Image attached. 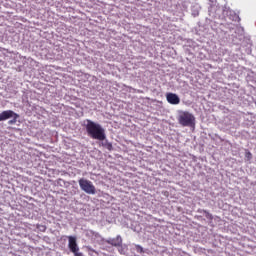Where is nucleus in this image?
<instances>
[{
	"label": "nucleus",
	"instance_id": "0eeeda50",
	"mask_svg": "<svg viewBox=\"0 0 256 256\" xmlns=\"http://www.w3.org/2000/svg\"><path fill=\"white\" fill-rule=\"evenodd\" d=\"M11 117H19V114L15 113L13 110H5L0 113V121H7V119H11Z\"/></svg>",
	"mask_w": 256,
	"mask_h": 256
},
{
	"label": "nucleus",
	"instance_id": "1a4fd4ad",
	"mask_svg": "<svg viewBox=\"0 0 256 256\" xmlns=\"http://www.w3.org/2000/svg\"><path fill=\"white\" fill-rule=\"evenodd\" d=\"M12 117H13V119L8 122L9 125H15V123H17V119L19 118V117H15V116H12Z\"/></svg>",
	"mask_w": 256,
	"mask_h": 256
},
{
	"label": "nucleus",
	"instance_id": "9d476101",
	"mask_svg": "<svg viewBox=\"0 0 256 256\" xmlns=\"http://www.w3.org/2000/svg\"><path fill=\"white\" fill-rule=\"evenodd\" d=\"M105 147H106V149H108V151H113V144L108 142L105 144Z\"/></svg>",
	"mask_w": 256,
	"mask_h": 256
},
{
	"label": "nucleus",
	"instance_id": "39448f33",
	"mask_svg": "<svg viewBox=\"0 0 256 256\" xmlns=\"http://www.w3.org/2000/svg\"><path fill=\"white\" fill-rule=\"evenodd\" d=\"M166 100L170 105H179V103H181V98H179V95L173 92L166 93Z\"/></svg>",
	"mask_w": 256,
	"mask_h": 256
},
{
	"label": "nucleus",
	"instance_id": "f03ea898",
	"mask_svg": "<svg viewBox=\"0 0 256 256\" xmlns=\"http://www.w3.org/2000/svg\"><path fill=\"white\" fill-rule=\"evenodd\" d=\"M178 123H180L182 127H193L195 126V116L189 112H182L178 116Z\"/></svg>",
	"mask_w": 256,
	"mask_h": 256
},
{
	"label": "nucleus",
	"instance_id": "f8f14e48",
	"mask_svg": "<svg viewBox=\"0 0 256 256\" xmlns=\"http://www.w3.org/2000/svg\"><path fill=\"white\" fill-rule=\"evenodd\" d=\"M204 213H207V211H204Z\"/></svg>",
	"mask_w": 256,
	"mask_h": 256
},
{
	"label": "nucleus",
	"instance_id": "7ed1b4c3",
	"mask_svg": "<svg viewBox=\"0 0 256 256\" xmlns=\"http://www.w3.org/2000/svg\"><path fill=\"white\" fill-rule=\"evenodd\" d=\"M80 189L84 191V193H87V195H95L97 193V189L95 188V185H93V182L90 180L81 178L78 180Z\"/></svg>",
	"mask_w": 256,
	"mask_h": 256
},
{
	"label": "nucleus",
	"instance_id": "20e7f679",
	"mask_svg": "<svg viewBox=\"0 0 256 256\" xmlns=\"http://www.w3.org/2000/svg\"><path fill=\"white\" fill-rule=\"evenodd\" d=\"M68 247L71 253H74V255L78 254L79 246L77 245V238L73 236H68Z\"/></svg>",
	"mask_w": 256,
	"mask_h": 256
},
{
	"label": "nucleus",
	"instance_id": "9b49d317",
	"mask_svg": "<svg viewBox=\"0 0 256 256\" xmlns=\"http://www.w3.org/2000/svg\"><path fill=\"white\" fill-rule=\"evenodd\" d=\"M245 157L247 159H252L253 155L251 154V152L248 151V152H246Z\"/></svg>",
	"mask_w": 256,
	"mask_h": 256
},
{
	"label": "nucleus",
	"instance_id": "423d86ee",
	"mask_svg": "<svg viewBox=\"0 0 256 256\" xmlns=\"http://www.w3.org/2000/svg\"><path fill=\"white\" fill-rule=\"evenodd\" d=\"M105 243L112 247H121L123 245V238H121V235H117L116 238H109L105 240Z\"/></svg>",
	"mask_w": 256,
	"mask_h": 256
},
{
	"label": "nucleus",
	"instance_id": "6e6552de",
	"mask_svg": "<svg viewBox=\"0 0 256 256\" xmlns=\"http://www.w3.org/2000/svg\"><path fill=\"white\" fill-rule=\"evenodd\" d=\"M135 249L137 251V253H145V251L143 250V248L141 247V245H136Z\"/></svg>",
	"mask_w": 256,
	"mask_h": 256
},
{
	"label": "nucleus",
	"instance_id": "f257e3e1",
	"mask_svg": "<svg viewBox=\"0 0 256 256\" xmlns=\"http://www.w3.org/2000/svg\"><path fill=\"white\" fill-rule=\"evenodd\" d=\"M86 122V131L91 139H96L97 141H105L107 139L105 129L101 126V124L95 123L89 119H87Z\"/></svg>",
	"mask_w": 256,
	"mask_h": 256
}]
</instances>
